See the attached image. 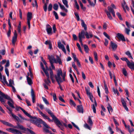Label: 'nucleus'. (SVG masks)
Wrapping results in <instances>:
<instances>
[{
	"instance_id": "39",
	"label": "nucleus",
	"mask_w": 134,
	"mask_h": 134,
	"mask_svg": "<svg viewBox=\"0 0 134 134\" xmlns=\"http://www.w3.org/2000/svg\"><path fill=\"white\" fill-rule=\"evenodd\" d=\"M122 72L123 75L125 76H126L127 75V71L124 68H123L122 69Z\"/></svg>"
},
{
	"instance_id": "43",
	"label": "nucleus",
	"mask_w": 134,
	"mask_h": 134,
	"mask_svg": "<svg viewBox=\"0 0 134 134\" xmlns=\"http://www.w3.org/2000/svg\"><path fill=\"white\" fill-rule=\"evenodd\" d=\"M58 5L57 3H55L53 6V8L55 10H57L58 9Z\"/></svg>"
},
{
	"instance_id": "32",
	"label": "nucleus",
	"mask_w": 134,
	"mask_h": 134,
	"mask_svg": "<svg viewBox=\"0 0 134 134\" xmlns=\"http://www.w3.org/2000/svg\"><path fill=\"white\" fill-rule=\"evenodd\" d=\"M1 82L4 85L8 84V83L6 81V77L5 76H3V80L1 81Z\"/></svg>"
},
{
	"instance_id": "4",
	"label": "nucleus",
	"mask_w": 134,
	"mask_h": 134,
	"mask_svg": "<svg viewBox=\"0 0 134 134\" xmlns=\"http://www.w3.org/2000/svg\"><path fill=\"white\" fill-rule=\"evenodd\" d=\"M33 118L36 120V122H40L41 123L43 124L44 125V126L45 127L47 128H44L43 130L45 132H46V133H49L51 134H52L51 133V132L49 131V130L48 129H51V127H49L45 122L43 121V120L39 118L38 119H37V118L36 117H33Z\"/></svg>"
},
{
	"instance_id": "11",
	"label": "nucleus",
	"mask_w": 134,
	"mask_h": 134,
	"mask_svg": "<svg viewBox=\"0 0 134 134\" xmlns=\"http://www.w3.org/2000/svg\"><path fill=\"white\" fill-rule=\"evenodd\" d=\"M76 110L79 113H83V108L82 105H78L77 106Z\"/></svg>"
},
{
	"instance_id": "24",
	"label": "nucleus",
	"mask_w": 134,
	"mask_h": 134,
	"mask_svg": "<svg viewBox=\"0 0 134 134\" xmlns=\"http://www.w3.org/2000/svg\"><path fill=\"white\" fill-rule=\"evenodd\" d=\"M9 83H8V84H6L8 86H9L10 87L13 86H14V85L13 81L11 79L9 80Z\"/></svg>"
},
{
	"instance_id": "15",
	"label": "nucleus",
	"mask_w": 134,
	"mask_h": 134,
	"mask_svg": "<svg viewBox=\"0 0 134 134\" xmlns=\"http://www.w3.org/2000/svg\"><path fill=\"white\" fill-rule=\"evenodd\" d=\"M19 109H21L22 111L23 112V113L27 116H28L29 117H31V116L27 112L25 111V110H24V109L22 108L19 107L18 108H16V109L17 110H19Z\"/></svg>"
},
{
	"instance_id": "47",
	"label": "nucleus",
	"mask_w": 134,
	"mask_h": 134,
	"mask_svg": "<svg viewBox=\"0 0 134 134\" xmlns=\"http://www.w3.org/2000/svg\"><path fill=\"white\" fill-rule=\"evenodd\" d=\"M70 104L71 105H73L74 107H75L76 104L75 103L72 99H70Z\"/></svg>"
},
{
	"instance_id": "12",
	"label": "nucleus",
	"mask_w": 134,
	"mask_h": 134,
	"mask_svg": "<svg viewBox=\"0 0 134 134\" xmlns=\"http://www.w3.org/2000/svg\"><path fill=\"white\" fill-rule=\"evenodd\" d=\"M49 59L50 63H57V62L56 61V59L53 56H49Z\"/></svg>"
},
{
	"instance_id": "1",
	"label": "nucleus",
	"mask_w": 134,
	"mask_h": 134,
	"mask_svg": "<svg viewBox=\"0 0 134 134\" xmlns=\"http://www.w3.org/2000/svg\"><path fill=\"white\" fill-rule=\"evenodd\" d=\"M0 121L2 122L4 125L12 127L14 128L19 129L21 130L25 131V132L28 133L29 132L31 134H35V133L32 131L28 128H25L21 125L19 123L17 124V126H14V125L8 122L5 121L4 120H0Z\"/></svg>"
},
{
	"instance_id": "61",
	"label": "nucleus",
	"mask_w": 134,
	"mask_h": 134,
	"mask_svg": "<svg viewBox=\"0 0 134 134\" xmlns=\"http://www.w3.org/2000/svg\"><path fill=\"white\" fill-rule=\"evenodd\" d=\"M72 57L73 58L74 61L75 62L76 60L77 59L76 58V55L74 53H72Z\"/></svg>"
},
{
	"instance_id": "63",
	"label": "nucleus",
	"mask_w": 134,
	"mask_h": 134,
	"mask_svg": "<svg viewBox=\"0 0 134 134\" xmlns=\"http://www.w3.org/2000/svg\"><path fill=\"white\" fill-rule=\"evenodd\" d=\"M5 72L6 74L8 76H9V71L8 69L6 68H5Z\"/></svg>"
},
{
	"instance_id": "28",
	"label": "nucleus",
	"mask_w": 134,
	"mask_h": 134,
	"mask_svg": "<svg viewBox=\"0 0 134 134\" xmlns=\"http://www.w3.org/2000/svg\"><path fill=\"white\" fill-rule=\"evenodd\" d=\"M39 112L40 115L44 119H47L48 117V116L43 114L40 110H39Z\"/></svg>"
},
{
	"instance_id": "27",
	"label": "nucleus",
	"mask_w": 134,
	"mask_h": 134,
	"mask_svg": "<svg viewBox=\"0 0 134 134\" xmlns=\"http://www.w3.org/2000/svg\"><path fill=\"white\" fill-rule=\"evenodd\" d=\"M56 61L57 62V63H58L59 64H62V62L61 59L60 58L58 55H56Z\"/></svg>"
},
{
	"instance_id": "34",
	"label": "nucleus",
	"mask_w": 134,
	"mask_h": 134,
	"mask_svg": "<svg viewBox=\"0 0 134 134\" xmlns=\"http://www.w3.org/2000/svg\"><path fill=\"white\" fill-rule=\"evenodd\" d=\"M50 71V77L51 79H53L54 75L53 73V71L51 68L49 69Z\"/></svg>"
},
{
	"instance_id": "53",
	"label": "nucleus",
	"mask_w": 134,
	"mask_h": 134,
	"mask_svg": "<svg viewBox=\"0 0 134 134\" xmlns=\"http://www.w3.org/2000/svg\"><path fill=\"white\" fill-rule=\"evenodd\" d=\"M49 70H45V69L43 70L44 72L45 75L47 77L49 76V73L48 72V71Z\"/></svg>"
},
{
	"instance_id": "16",
	"label": "nucleus",
	"mask_w": 134,
	"mask_h": 134,
	"mask_svg": "<svg viewBox=\"0 0 134 134\" xmlns=\"http://www.w3.org/2000/svg\"><path fill=\"white\" fill-rule=\"evenodd\" d=\"M14 103V102L12 99L9 100L8 102V104L9 106L13 108H15L13 105Z\"/></svg>"
},
{
	"instance_id": "8",
	"label": "nucleus",
	"mask_w": 134,
	"mask_h": 134,
	"mask_svg": "<svg viewBox=\"0 0 134 134\" xmlns=\"http://www.w3.org/2000/svg\"><path fill=\"white\" fill-rule=\"evenodd\" d=\"M46 30L47 31L48 34L49 35H51L52 34V28L48 24L46 25Z\"/></svg>"
},
{
	"instance_id": "59",
	"label": "nucleus",
	"mask_w": 134,
	"mask_h": 134,
	"mask_svg": "<svg viewBox=\"0 0 134 134\" xmlns=\"http://www.w3.org/2000/svg\"><path fill=\"white\" fill-rule=\"evenodd\" d=\"M53 13L54 15L55 16V18L56 19H58L59 18L58 16V14L57 12H55V11H54L53 12Z\"/></svg>"
},
{
	"instance_id": "55",
	"label": "nucleus",
	"mask_w": 134,
	"mask_h": 134,
	"mask_svg": "<svg viewBox=\"0 0 134 134\" xmlns=\"http://www.w3.org/2000/svg\"><path fill=\"white\" fill-rule=\"evenodd\" d=\"M42 98L43 101L47 105H49V104L48 101L45 98L43 97Z\"/></svg>"
},
{
	"instance_id": "41",
	"label": "nucleus",
	"mask_w": 134,
	"mask_h": 134,
	"mask_svg": "<svg viewBox=\"0 0 134 134\" xmlns=\"http://www.w3.org/2000/svg\"><path fill=\"white\" fill-rule=\"evenodd\" d=\"M83 47L86 52V53H88L89 50L88 46L87 45L85 44L83 45Z\"/></svg>"
},
{
	"instance_id": "14",
	"label": "nucleus",
	"mask_w": 134,
	"mask_h": 134,
	"mask_svg": "<svg viewBox=\"0 0 134 134\" xmlns=\"http://www.w3.org/2000/svg\"><path fill=\"white\" fill-rule=\"evenodd\" d=\"M110 46L111 47L113 50L114 51L116 49L117 47V45L112 41L110 42Z\"/></svg>"
},
{
	"instance_id": "58",
	"label": "nucleus",
	"mask_w": 134,
	"mask_h": 134,
	"mask_svg": "<svg viewBox=\"0 0 134 134\" xmlns=\"http://www.w3.org/2000/svg\"><path fill=\"white\" fill-rule=\"evenodd\" d=\"M121 59L123 61H125L127 63L129 61L128 59L126 57L121 58Z\"/></svg>"
},
{
	"instance_id": "46",
	"label": "nucleus",
	"mask_w": 134,
	"mask_h": 134,
	"mask_svg": "<svg viewBox=\"0 0 134 134\" xmlns=\"http://www.w3.org/2000/svg\"><path fill=\"white\" fill-rule=\"evenodd\" d=\"M14 118L15 120L18 121L19 119V118L17 116H16L14 114L12 113L10 114Z\"/></svg>"
},
{
	"instance_id": "50",
	"label": "nucleus",
	"mask_w": 134,
	"mask_h": 134,
	"mask_svg": "<svg viewBox=\"0 0 134 134\" xmlns=\"http://www.w3.org/2000/svg\"><path fill=\"white\" fill-rule=\"evenodd\" d=\"M113 92L115 94H116L118 95L119 94V93L116 89H115L114 87H113Z\"/></svg>"
},
{
	"instance_id": "36",
	"label": "nucleus",
	"mask_w": 134,
	"mask_h": 134,
	"mask_svg": "<svg viewBox=\"0 0 134 134\" xmlns=\"http://www.w3.org/2000/svg\"><path fill=\"white\" fill-rule=\"evenodd\" d=\"M125 54L128 56V57L131 59H133V58L131 55V54L129 51H127L125 53Z\"/></svg>"
},
{
	"instance_id": "7",
	"label": "nucleus",
	"mask_w": 134,
	"mask_h": 134,
	"mask_svg": "<svg viewBox=\"0 0 134 134\" xmlns=\"http://www.w3.org/2000/svg\"><path fill=\"white\" fill-rule=\"evenodd\" d=\"M58 47L59 49H61L63 52L65 54H66V50L64 45L62 44L60 42H58Z\"/></svg>"
},
{
	"instance_id": "37",
	"label": "nucleus",
	"mask_w": 134,
	"mask_h": 134,
	"mask_svg": "<svg viewBox=\"0 0 134 134\" xmlns=\"http://www.w3.org/2000/svg\"><path fill=\"white\" fill-rule=\"evenodd\" d=\"M21 23L20 21L19 22V24L18 27V31L20 34H21Z\"/></svg>"
},
{
	"instance_id": "64",
	"label": "nucleus",
	"mask_w": 134,
	"mask_h": 134,
	"mask_svg": "<svg viewBox=\"0 0 134 134\" xmlns=\"http://www.w3.org/2000/svg\"><path fill=\"white\" fill-rule=\"evenodd\" d=\"M11 28H9V30L7 33V35L8 37L10 36L11 32Z\"/></svg>"
},
{
	"instance_id": "40",
	"label": "nucleus",
	"mask_w": 134,
	"mask_h": 134,
	"mask_svg": "<svg viewBox=\"0 0 134 134\" xmlns=\"http://www.w3.org/2000/svg\"><path fill=\"white\" fill-rule=\"evenodd\" d=\"M62 2L66 6L67 8L69 7L68 5V2L66 0H62Z\"/></svg>"
},
{
	"instance_id": "30",
	"label": "nucleus",
	"mask_w": 134,
	"mask_h": 134,
	"mask_svg": "<svg viewBox=\"0 0 134 134\" xmlns=\"http://www.w3.org/2000/svg\"><path fill=\"white\" fill-rule=\"evenodd\" d=\"M12 133L15 134H22L20 131L14 129Z\"/></svg>"
},
{
	"instance_id": "57",
	"label": "nucleus",
	"mask_w": 134,
	"mask_h": 134,
	"mask_svg": "<svg viewBox=\"0 0 134 134\" xmlns=\"http://www.w3.org/2000/svg\"><path fill=\"white\" fill-rule=\"evenodd\" d=\"M3 9L2 8L0 11V16L1 18L3 17Z\"/></svg>"
},
{
	"instance_id": "22",
	"label": "nucleus",
	"mask_w": 134,
	"mask_h": 134,
	"mask_svg": "<svg viewBox=\"0 0 134 134\" xmlns=\"http://www.w3.org/2000/svg\"><path fill=\"white\" fill-rule=\"evenodd\" d=\"M125 127L126 129H127L128 131L130 134L134 131V129L132 127L130 129V126L129 125H127L126 127Z\"/></svg>"
},
{
	"instance_id": "31",
	"label": "nucleus",
	"mask_w": 134,
	"mask_h": 134,
	"mask_svg": "<svg viewBox=\"0 0 134 134\" xmlns=\"http://www.w3.org/2000/svg\"><path fill=\"white\" fill-rule=\"evenodd\" d=\"M47 77V80L45 79L44 81L46 84L47 85H48L51 83V81L49 80V76Z\"/></svg>"
},
{
	"instance_id": "9",
	"label": "nucleus",
	"mask_w": 134,
	"mask_h": 134,
	"mask_svg": "<svg viewBox=\"0 0 134 134\" xmlns=\"http://www.w3.org/2000/svg\"><path fill=\"white\" fill-rule=\"evenodd\" d=\"M17 34L16 31V30L14 31V36L13 37L12 42V44L14 45L15 42L16 41L17 39Z\"/></svg>"
},
{
	"instance_id": "5",
	"label": "nucleus",
	"mask_w": 134,
	"mask_h": 134,
	"mask_svg": "<svg viewBox=\"0 0 134 134\" xmlns=\"http://www.w3.org/2000/svg\"><path fill=\"white\" fill-rule=\"evenodd\" d=\"M48 113L51 115L52 118L53 120H54V122L58 127H60L59 125L60 126L62 125L61 123L57 117L54 116L51 111H50Z\"/></svg>"
},
{
	"instance_id": "51",
	"label": "nucleus",
	"mask_w": 134,
	"mask_h": 134,
	"mask_svg": "<svg viewBox=\"0 0 134 134\" xmlns=\"http://www.w3.org/2000/svg\"><path fill=\"white\" fill-rule=\"evenodd\" d=\"M116 14L118 16L120 20H123L122 18L121 14L119 12H117L116 13Z\"/></svg>"
},
{
	"instance_id": "21",
	"label": "nucleus",
	"mask_w": 134,
	"mask_h": 134,
	"mask_svg": "<svg viewBox=\"0 0 134 134\" xmlns=\"http://www.w3.org/2000/svg\"><path fill=\"white\" fill-rule=\"evenodd\" d=\"M1 95L4 98L8 100H9L11 99L10 97L7 94H4L3 93H2Z\"/></svg>"
},
{
	"instance_id": "2",
	"label": "nucleus",
	"mask_w": 134,
	"mask_h": 134,
	"mask_svg": "<svg viewBox=\"0 0 134 134\" xmlns=\"http://www.w3.org/2000/svg\"><path fill=\"white\" fill-rule=\"evenodd\" d=\"M66 75V72H65L63 74L61 69L60 68L57 71V75H54L55 79L57 83L61 82H63L60 76H61L62 77L63 81H65Z\"/></svg>"
},
{
	"instance_id": "56",
	"label": "nucleus",
	"mask_w": 134,
	"mask_h": 134,
	"mask_svg": "<svg viewBox=\"0 0 134 134\" xmlns=\"http://www.w3.org/2000/svg\"><path fill=\"white\" fill-rule=\"evenodd\" d=\"M74 14L77 18V20L78 21H79L80 20V18L79 16L77 13L76 12H75L74 13Z\"/></svg>"
},
{
	"instance_id": "38",
	"label": "nucleus",
	"mask_w": 134,
	"mask_h": 134,
	"mask_svg": "<svg viewBox=\"0 0 134 134\" xmlns=\"http://www.w3.org/2000/svg\"><path fill=\"white\" fill-rule=\"evenodd\" d=\"M4 106L7 108V109H8V110L9 111V114H10L11 113H12V109L10 108L7 105H4Z\"/></svg>"
},
{
	"instance_id": "44",
	"label": "nucleus",
	"mask_w": 134,
	"mask_h": 134,
	"mask_svg": "<svg viewBox=\"0 0 134 134\" xmlns=\"http://www.w3.org/2000/svg\"><path fill=\"white\" fill-rule=\"evenodd\" d=\"M32 6L33 7H36L37 8L38 7V5L37 2V0H35L34 2H33Z\"/></svg>"
},
{
	"instance_id": "29",
	"label": "nucleus",
	"mask_w": 134,
	"mask_h": 134,
	"mask_svg": "<svg viewBox=\"0 0 134 134\" xmlns=\"http://www.w3.org/2000/svg\"><path fill=\"white\" fill-rule=\"evenodd\" d=\"M27 80L29 85H31L32 84L33 82L31 79L28 76H27Z\"/></svg>"
},
{
	"instance_id": "52",
	"label": "nucleus",
	"mask_w": 134,
	"mask_h": 134,
	"mask_svg": "<svg viewBox=\"0 0 134 134\" xmlns=\"http://www.w3.org/2000/svg\"><path fill=\"white\" fill-rule=\"evenodd\" d=\"M84 126L85 127V128L89 129V130H91V127L90 126H89L86 123L85 124Z\"/></svg>"
},
{
	"instance_id": "17",
	"label": "nucleus",
	"mask_w": 134,
	"mask_h": 134,
	"mask_svg": "<svg viewBox=\"0 0 134 134\" xmlns=\"http://www.w3.org/2000/svg\"><path fill=\"white\" fill-rule=\"evenodd\" d=\"M97 103L96 101V100L94 99V104H93L92 105V108L93 110V112L94 113H96V109L95 107H97Z\"/></svg>"
},
{
	"instance_id": "3",
	"label": "nucleus",
	"mask_w": 134,
	"mask_h": 134,
	"mask_svg": "<svg viewBox=\"0 0 134 134\" xmlns=\"http://www.w3.org/2000/svg\"><path fill=\"white\" fill-rule=\"evenodd\" d=\"M85 35L87 39L91 38L93 36V35L91 32H89L88 33L86 31L85 32L83 30L79 34L78 37L79 40H82V38H85Z\"/></svg>"
},
{
	"instance_id": "42",
	"label": "nucleus",
	"mask_w": 134,
	"mask_h": 134,
	"mask_svg": "<svg viewBox=\"0 0 134 134\" xmlns=\"http://www.w3.org/2000/svg\"><path fill=\"white\" fill-rule=\"evenodd\" d=\"M130 31V28H125V33L128 35H129V32Z\"/></svg>"
},
{
	"instance_id": "25",
	"label": "nucleus",
	"mask_w": 134,
	"mask_h": 134,
	"mask_svg": "<svg viewBox=\"0 0 134 134\" xmlns=\"http://www.w3.org/2000/svg\"><path fill=\"white\" fill-rule=\"evenodd\" d=\"M58 3L59 4L60 8L63 10H64L65 12H68V10L66 9L64 6L62 5L60 3L58 2Z\"/></svg>"
},
{
	"instance_id": "18",
	"label": "nucleus",
	"mask_w": 134,
	"mask_h": 134,
	"mask_svg": "<svg viewBox=\"0 0 134 134\" xmlns=\"http://www.w3.org/2000/svg\"><path fill=\"white\" fill-rule=\"evenodd\" d=\"M127 64V66L130 69L134 66V62L133 61L130 62L129 61Z\"/></svg>"
},
{
	"instance_id": "13",
	"label": "nucleus",
	"mask_w": 134,
	"mask_h": 134,
	"mask_svg": "<svg viewBox=\"0 0 134 134\" xmlns=\"http://www.w3.org/2000/svg\"><path fill=\"white\" fill-rule=\"evenodd\" d=\"M121 102H122V105L125 109L127 111L128 110V108L127 106L126 103L124 100L122 98H121Z\"/></svg>"
},
{
	"instance_id": "19",
	"label": "nucleus",
	"mask_w": 134,
	"mask_h": 134,
	"mask_svg": "<svg viewBox=\"0 0 134 134\" xmlns=\"http://www.w3.org/2000/svg\"><path fill=\"white\" fill-rule=\"evenodd\" d=\"M108 9L109 11V13H111L113 15V16L114 17H115V12L113 9L111 7H108Z\"/></svg>"
},
{
	"instance_id": "23",
	"label": "nucleus",
	"mask_w": 134,
	"mask_h": 134,
	"mask_svg": "<svg viewBox=\"0 0 134 134\" xmlns=\"http://www.w3.org/2000/svg\"><path fill=\"white\" fill-rule=\"evenodd\" d=\"M81 25L84 28V30L85 31H86L87 29L86 25L85 24L83 20H81Z\"/></svg>"
},
{
	"instance_id": "26",
	"label": "nucleus",
	"mask_w": 134,
	"mask_h": 134,
	"mask_svg": "<svg viewBox=\"0 0 134 134\" xmlns=\"http://www.w3.org/2000/svg\"><path fill=\"white\" fill-rule=\"evenodd\" d=\"M105 12H106L108 17L109 18V19L110 20H112L113 19L109 11L106 10H105Z\"/></svg>"
},
{
	"instance_id": "45",
	"label": "nucleus",
	"mask_w": 134,
	"mask_h": 134,
	"mask_svg": "<svg viewBox=\"0 0 134 134\" xmlns=\"http://www.w3.org/2000/svg\"><path fill=\"white\" fill-rule=\"evenodd\" d=\"M109 107H107L109 113H110V111L112 112L113 110V109L111 106L109 104H108Z\"/></svg>"
},
{
	"instance_id": "48",
	"label": "nucleus",
	"mask_w": 134,
	"mask_h": 134,
	"mask_svg": "<svg viewBox=\"0 0 134 134\" xmlns=\"http://www.w3.org/2000/svg\"><path fill=\"white\" fill-rule=\"evenodd\" d=\"M44 3V4L43 7V8L44 11L46 12H47V3Z\"/></svg>"
},
{
	"instance_id": "54",
	"label": "nucleus",
	"mask_w": 134,
	"mask_h": 134,
	"mask_svg": "<svg viewBox=\"0 0 134 134\" xmlns=\"http://www.w3.org/2000/svg\"><path fill=\"white\" fill-rule=\"evenodd\" d=\"M94 54L95 60L96 61H97L98 60V55L97 53L95 52H94Z\"/></svg>"
},
{
	"instance_id": "6",
	"label": "nucleus",
	"mask_w": 134,
	"mask_h": 134,
	"mask_svg": "<svg viewBox=\"0 0 134 134\" xmlns=\"http://www.w3.org/2000/svg\"><path fill=\"white\" fill-rule=\"evenodd\" d=\"M32 13L30 12H28L27 14V24L29 27V29H30V20L32 18Z\"/></svg>"
},
{
	"instance_id": "60",
	"label": "nucleus",
	"mask_w": 134,
	"mask_h": 134,
	"mask_svg": "<svg viewBox=\"0 0 134 134\" xmlns=\"http://www.w3.org/2000/svg\"><path fill=\"white\" fill-rule=\"evenodd\" d=\"M14 128H9L6 129V130L10 132H13Z\"/></svg>"
},
{
	"instance_id": "33",
	"label": "nucleus",
	"mask_w": 134,
	"mask_h": 134,
	"mask_svg": "<svg viewBox=\"0 0 134 134\" xmlns=\"http://www.w3.org/2000/svg\"><path fill=\"white\" fill-rule=\"evenodd\" d=\"M85 89L86 94L88 96H89L92 95L90 92V88L89 87L87 88L85 87Z\"/></svg>"
},
{
	"instance_id": "35",
	"label": "nucleus",
	"mask_w": 134,
	"mask_h": 134,
	"mask_svg": "<svg viewBox=\"0 0 134 134\" xmlns=\"http://www.w3.org/2000/svg\"><path fill=\"white\" fill-rule=\"evenodd\" d=\"M87 122L88 123V124H89V125H90L91 126H92L93 125V122L92 120V119L90 118V116L88 118V120L87 121Z\"/></svg>"
},
{
	"instance_id": "62",
	"label": "nucleus",
	"mask_w": 134,
	"mask_h": 134,
	"mask_svg": "<svg viewBox=\"0 0 134 134\" xmlns=\"http://www.w3.org/2000/svg\"><path fill=\"white\" fill-rule=\"evenodd\" d=\"M5 51L4 49H2L0 50V54H1L4 55L5 54Z\"/></svg>"
},
{
	"instance_id": "20",
	"label": "nucleus",
	"mask_w": 134,
	"mask_h": 134,
	"mask_svg": "<svg viewBox=\"0 0 134 134\" xmlns=\"http://www.w3.org/2000/svg\"><path fill=\"white\" fill-rule=\"evenodd\" d=\"M1 95L4 98L8 100H9L11 99L10 97L7 94H4L3 93H2Z\"/></svg>"
},
{
	"instance_id": "49",
	"label": "nucleus",
	"mask_w": 134,
	"mask_h": 134,
	"mask_svg": "<svg viewBox=\"0 0 134 134\" xmlns=\"http://www.w3.org/2000/svg\"><path fill=\"white\" fill-rule=\"evenodd\" d=\"M52 4L51 3H50L48 7V10L49 11H50L52 10Z\"/></svg>"
},
{
	"instance_id": "10",
	"label": "nucleus",
	"mask_w": 134,
	"mask_h": 134,
	"mask_svg": "<svg viewBox=\"0 0 134 134\" xmlns=\"http://www.w3.org/2000/svg\"><path fill=\"white\" fill-rule=\"evenodd\" d=\"M117 36L119 39L121 40L122 41L125 42L126 40L124 35L120 33H118Z\"/></svg>"
}]
</instances>
